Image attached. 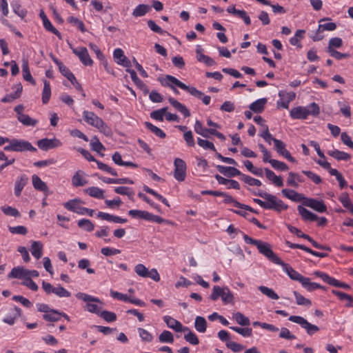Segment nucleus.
<instances>
[{
    "instance_id": "obj_1",
    "label": "nucleus",
    "mask_w": 353,
    "mask_h": 353,
    "mask_svg": "<svg viewBox=\"0 0 353 353\" xmlns=\"http://www.w3.org/2000/svg\"><path fill=\"white\" fill-rule=\"evenodd\" d=\"M159 81L164 87H178L183 90L187 91L196 98H201L203 95V92L197 90L196 88L188 86L174 76L170 74H167L164 77L159 78Z\"/></svg>"
},
{
    "instance_id": "obj_2",
    "label": "nucleus",
    "mask_w": 353,
    "mask_h": 353,
    "mask_svg": "<svg viewBox=\"0 0 353 353\" xmlns=\"http://www.w3.org/2000/svg\"><path fill=\"white\" fill-rule=\"evenodd\" d=\"M83 117L88 125L97 128L99 132L103 133L105 136L111 137L112 135V131L110 127L93 112L84 110L83 112Z\"/></svg>"
},
{
    "instance_id": "obj_3",
    "label": "nucleus",
    "mask_w": 353,
    "mask_h": 353,
    "mask_svg": "<svg viewBox=\"0 0 353 353\" xmlns=\"http://www.w3.org/2000/svg\"><path fill=\"white\" fill-rule=\"evenodd\" d=\"M75 296L86 303L84 307L86 311L99 315L103 303L98 297L83 292H78Z\"/></svg>"
},
{
    "instance_id": "obj_4",
    "label": "nucleus",
    "mask_w": 353,
    "mask_h": 353,
    "mask_svg": "<svg viewBox=\"0 0 353 353\" xmlns=\"http://www.w3.org/2000/svg\"><path fill=\"white\" fill-rule=\"evenodd\" d=\"M257 196L265 199V210H272L280 212L282 210H287L288 208V205L284 203L282 200L278 199L276 196L266 192L259 191Z\"/></svg>"
},
{
    "instance_id": "obj_5",
    "label": "nucleus",
    "mask_w": 353,
    "mask_h": 353,
    "mask_svg": "<svg viewBox=\"0 0 353 353\" xmlns=\"http://www.w3.org/2000/svg\"><path fill=\"white\" fill-rule=\"evenodd\" d=\"M8 145L3 148V150L7 152H26V151H36L31 143L24 139H12L8 141Z\"/></svg>"
},
{
    "instance_id": "obj_6",
    "label": "nucleus",
    "mask_w": 353,
    "mask_h": 353,
    "mask_svg": "<svg viewBox=\"0 0 353 353\" xmlns=\"http://www.w3.org/2000/svg\"><path fill=\"white\" fill-rule=\"evenodd\" d=\"M219 297L221 298L222 301L225 304L233 303L234 301V295L228 287L214 285L210 295V299L213 301H216Z\"/></svg>"
},
{
    "instance_id": "obj_7",
    "label": "nucleus",
    "mask_w": 353,
    "mask_h": 353,
    "mask_svg": "<svg viewBox=\"0 0 353 353\" xmlns=\"http://www.w3.org/2000/svg\"><path fill=\"white\" fill-rule=\"evenodd\" d=\"M83 202L79 199H73L63 203L64 208L72 212L80 215L88 214L90 216H93L94 210L81 205Z\"/></svg>"
},
{
    "instance_id": "obj_8",
    "label": "nucleus",
    "mask_w": 353,
    "mask_h": 353,
    "mask_svg": "<svg viewBox=\"0 0 353 353\" xmlns=\"http://www.w3.org/2000/svg\"><path fill=\"white\" fill-rule=\"evenodd\" d=\"M1 311L6 312L2 321L9 325H13L22 314L21 308L14 305L3 307Z\"/></svg>"
},
{
    "instance_id": "obj_9",
    "label": "nucleus",
    "mask_w": 353,
    "mask_h": 353,
    "mask_svg": "<svg viewBox=\"0 0 353 353\" xmlns=\"http://www.w3.org/2000/svg\"><path fill=\"white\" fill-rule=\"evenodd\" d=\"M134 270L135 273L142 278H150L153 281L158 282L160 281V275L156 268L149 270L142 263L137 264Z\"/></svg>"
},
{
    "instance_id": "obj_10",
    "label": "nucleus",
    "mask_w": 353,
    "mask_h": 353,
    "mask_svg": "<svg viewBox=\"0 0 353 353\" xmlns=\"http://www.w3.org/2000/svg\"><path fill=\"white\" fill-rule=\"evenodd\" d=\"M256 248L259 253L265 256L272 263L276 265L281 263V259L273 252L271 245L268 243L260 240L256 245Z\"/></svg>"
},
{
    "instance_id": "obj_11",
    "label": "nucleus",
    "mask_w": 353,
    "mask_h": 353,
    "mask_svg": "<svg viewBox=\"0 0 353 353\" xmlns=\"http://www.w3.org/2000/svg\"><path fill=\"white\" fill-rule=\"evenodd\" d=\"M289 321L299 324L302 328L305 329L309 335H312L319 330L318 326L311 324L305 319L301 316H290Z\"/></svg>"
},
{
    "instance_id": "obj_12",
    "label": "nucleus",
    "mask_w": 353,
    "mask_h": 353,
    "mask_svg": "<svg viewBox=\"0 0 353 353\" xmlns=\"http://www.w3.org/2000/svg\"><path fill=\"white\" fill-rule=\"evenodd\" d=\"M174 177L178 181H183L186 177L187 165L185 162L180 159L176 158L174 161Z\"/></svg>"
},
{
    "instance_id": "obj_13",
    "label": "nucleus",
    "mask_w": 353,
    "mask_h": 353,
    "mask_svg": "<svg viewBox=\"0 0 353 353\" xmlns=\"http://www.w3.org/2000/svg\"><path fill=\"white\" fill-rule=\"evenodd\" d=\"M278 96L279 97V100L277 101V106L281 107L284 109H288L290 103L295 99L296 94L294 92L280 90L278 93Z\"/></svg>"
},
{
    "instance_id": "obj_14",
    "label": "nucleus",
    "mask_w": 353,
    "mask_h": 353,
    "mask_svg": "<svg viewBox=\"0 0 353 353\" xmlns=\"http://www.w3.org/2000/svg\"><path fill=\"white\" fill-rule=\"evenodd\" d=\"M72 52L78 57L81 62L85 65H92V59L90 58L88 51L85 47L71 48Z\"/></svg>"
},
{
    "instance_id": "obj_15",
    "label": "nucleus",
    "mask_w": 353,
    "mask_h": 353,
    "mask_svg": "<svg viewBox=\"0 0 353 353\" xmlns=\"http://www.w3.org/2000/svg\"><path fill=\"white\" fill-rule=\"evenodd\" d=\"M38 147L43 150H48L62 145L61 141L56 138L42 139L37 141Z\"/></svg>"
},
{
    "instance_id": "obj_16",
    "label": "nucleus",
    "mask_w": 353,
    "mask_h": 353,
    "mask_svg": "<svg viewBox=\"0 0 353 353\" xmlns=\"http://www.w3.org/2000/svg\"><path fill=\"white\" fill-rule=\"evenodd\" d=\"M278 265L282 267L283 272H285L292 280L299 281L301 283L304 281L305 276L293 269L289 264L281 260V263Z\"/></svg>"
},
{
    "instance_id": "obj_17",
    "label": "nucleus",
    "mask_w": 353,
    "mask_h": 353,
    "mask_svg": "<svg viewBox=\"0 0 353 353\" xmlns=\"http://www.w3.org/2000/svg\"><path fill=\"white\" fill-rule=\"evenodd\" d=\"M163 319L169 328L176 332H185V330H188V327L183 326L181 322L170 316H164Z\"/></svg>"
},
{
    "instance_id": "obj_18",
    "label": "nucleus",
    "mask_w": 353,
    "mask_h": 353,
    "mask_svg": "<svg viewBox=\"0 0 353 353\" xmlns=\"http://www.w3.org/2000/svg\"><path fill=\"white\" fill-rule=\"evenodd\" d=\"M303 204L309 207L318 212H325L327 211V207L323 201H319L314 199L305 198Z\"/></svg>"
},
{
    "instance_id": "obj_19",
    "label": "nucleus",
    "mask_w": 353,
    "mask_h": 353,
    "mask_svg": "<svg viewBox=\"0 0 353 353\" xmlns=\"http://www.w3.org/2000/svg\"><path fill=\"white\" fill-rule=\"evenodd\" d=\"M281 193L285 197L295 202H303L305 198L302 194H300L291 189H283L281 190Z\"/></svg>"
},
{
    "instance_id": "obj_20",
    "label": "nucleus",
    "mask_w": 353,
    "mask_h": 353,
    "mask_svg": "<svg viewBox=\"0 0 353 353\" xmlns=\"http://www.w3.org/2000/svg\"><path fill=\"white\" fill-rule=\"evenodd\" d=\"M32 182L35 190L44 192L46 196L48 195V187L47 184L43 181L38 175L33 174L32 176Z\"/></svg>"
},
{
    "instance_id": "obj_21",
    "label": "nucleus",
    "mask_w": 353,
    "mask_h": 353,
    "mask_svg": "<svg viewBox=\"0 0 353 353\" xmlns=\"http://www.w3.org/2000/svg\"><path fill=\"white\" fill-rule=\"evenodd\" d=\"M97 216L103 220H105L109 222H113L117 223H125L127 222L126 219L121 218L118 216H114L107 212H99Z\"/></svg>"
},
{
    "instance_id": "obj_22",
    "label": "nucleus",
    "mask_w": 353,
    "mask_h": 353,
    "mask_svg": "<svg viewBox=\"0 0 353 353\" xmlns=\"http://www.w3.org/2000/svg\"><path fill=\"white\" fill-rule=\"evenodd\" d=\"M216 169L219 172L228 177H232L241 174V172L234 167H228L221 165H217Z\"/></svg>"
},
{
    "instance_id": "obj_23",
    "label": "nucleus",
    "mask_w": 353,
    "mask_h": 353,
    "mask_svg": "<svg viewBox=\"0 0 353 353\" xmlns=\"http://www.w3.org/2000/svg\"><path fill=\"white\" fill-rule=\"evenodd\" d=\"M87 183L85 173L82 170L77 171L72 177V184L74 187L83 186Z\"/></svg>"
},
{
    "instance_id": "obj_24",
    "label": "nucleus",
    "mask_w": 353,
    "mask_h": 353,
    "mask_svg": "<svg viewBox=\"0 0 353 353\" xmlns=\"http://www.w3.org/2000/svg\"><path fill=\"white\" fill-rule=\"evenodd\" d=\"M27 270L21 266L13 268L11 272L8 274V279H19L24 281L27 278Z\"/></svg>"
},
{
    "instance_id": "obj_25",
    "label": "nucleus",
    "mask_w": 353,
    "mask_h": 353,
    "mask_svg": "<svg viewBox=\"0 0 353 353\" xmlns=\"http://www.w3.org/2000/svg\"><path fill=\"white\" fill-rule=\"evenodd\" d=\"M290 114L294 119H305L307 118V112L306 108L302 106L292 108Z\"/></svg>"
},
{
    "instance_id": "obj_26",
    "label": "nucleus",
    "mask_w": 353,
    "mask_h": 353,
    "mask_svg": "<svg viewBox=\"0 0 353 353\" xmlns=\"http://www.w3.org/2000/svg\"><path fill=\"white\" fill-rule=\"evenodd\" d=\"M264 172L267 179L271 181L276 186H283V178L281 176H276L274 172L269 168H265Z\"/></svg>"
},
{
    "instance_id": "obj_27",
    "label": "nucleus",
    "mask_w": 353,
    "mask_h": 353,
    "mask_svg": "<svg viewBox=\"0 0 353 353\" xmlns=\"http://www.w3.org/2000/svg\"><path fill=\"white\" fill-rule=\"evenodd\" d=\"M28 179L27 176L24 174L17 178L14 184V194L17 196H19L21 194V191L28 183Z\"/></svg>"
},
{
    "instance_id": "obj_28",
    "label": "nucleus",
    "mask_w": 353,
    "mask_h": 353,
    "mask_svg": "<svg viewBox=\"0 0 353 353\" xmlns=\"http://www.w3.org/2000/svg\"><path fill=\"white\" fill-rule=\"evenodd\" d=\"M168 101L174 108H176L181 114H183L185 117L190 116L189 110L184 105L179 102L175 99L170 97L168 99Z\"/></svg>"
},
{
    "instance_id": "obj_29",
    "label": "nucleus",
    "mask_w": 353,
    "mask_h": 353,
    "mask_svg": "<svg viewBox=\"0 0 353 353\" xmlns=\"http://www.w3.org/2000/svg\"><path fill=\"white\" fill-rule=\"evenodd\" d=\"M84 192L91 197L98 199H104V191L98 187H89L85 189Z\"/></svg>"
},
{
    "instance_id": "obj_30",
    "label": "nucleus",
    "mask_w": 353,
    "mask_h": 353,
    "mask_svg": "<svg viewBox=\"0 0 353 353\" xmlns=\"http://www.w3.org/2000/svg\"><path fill=\"white\" fill-rule=\"evenodd\" d=\"M299 214L305 221H314L317 220L318 216L313 212H310L307 209L305 208L301 205H299L297 208Z\"/></svg>"
},
{
    "instance_id": "obj_31",
    "label": "nucleus",
    "mask_w": 353,
    "mask_h": 353,
    "mask_svg": "<svg viewBox=\"0 0 353 353\" xmlns=\"http://www.w3.org/2000/svg\"><path fill=\"white\" fill-rule=\"evenodd\" d=\"M327 154L338 161H348L351 159L350 154L336 149L327 151Z\"/></svg>"
},
{
    "instance_id": "obj_32",
    "label": "nucleus",
    "mask_w": 353,
    "mask_h": 353,
    "mask_svg": "<svg viewBox=\"0 0 353 353\" xmlns=\"http://www.w3.org/2000/svg\"><path fill=\"white\" fill-rule=\"evenodd\" d=\"M302 182H303V179L299 174L292 172H290L288 174V177L287 179V184L288 185L294 188H298L299 185V183Z\"/></svg>"
},
{
    "instance_id": "obj_33",
    "label": "nucleus",
    "mask_w": 353,
    "mask_h": 353,
    "mask_svg": "<svg viewBox=\"0 0 353 353\" xmlns=\"http://www.w3.org/2000/svg\"><path fill=\"white\" fill-rule=\"evenodd\" d=\"M22 73L23 79L31 83L32 85H35V81L32 78L28 65V61L27 59H23L22 61Z\"/></svg>"
},
{
    "instance_id": "obj_34",
    "label": "nucleus",
    "mask_w": 353,
    "mask_h": 353,
    "mask_svg": "<svg viewBox=\"0 0 353 353\" xmlns=\"http://www.w3.org/2000/svg\"><path fill=\"white\" fill-rule=\"evenodd\" d=\"M194 130L196 134L208 138L209 137V134H211L212 128H205L203 127L202 123L199 120H196L194 125Z\"/></svg>"
},
{
    "instance_id": "obj_35",
    "label": "nucleus",
    "mask_w": 353,
    "mask_h": 353,
    "mask_svg": "<svg viewBox=\"0 0 353 353\" xmlns=\"http://www.w3.org/2000/svg\"><path fill=\"white\" fill-rule=\"evenodd\" d=\"M151 10V6L147 4H139L137 6L132 12V15L134 17H140L145 15Z\"/></svg>"
},
{
    "instance_id": "obj_36",
    "label": "nucleus",
    "mask_w": 353,
    "mask_h": 353,
    "mask_svg": "<svg viewBox=\"0 0 353 353\" xmlns=\"http://www.w3.org/2000/svg\"><path fill=\"white\" fill-rule=\"evenodd\" d=\"M267 103V99L261 98L256 100L250 105V109L256 113L261 112Z\"/></svg>"
},
{
    "instance_id": "obj_37",
    "label": "nucleus",
    "mask_w": 353,
    "mask_h": 353,
    "mask_svg": "<svg viewBox=\"0 0 353 353\" xmlns=\"http://www.w3.org/2000/svg\"><path fill=\"white\" fill-rule=\"evenodd\" d=\"M54 62L59 66L60 72L64 77H65L70 82L74 81V79L76 77L65 65H64L61 61H58L57 59L54 60Z\"/></svg>"
},
{
    "instance_id": "obj_38",
    "label": "nucleus",
    "mask_w": 353,
    "mask_h": 353,
    "mask_svg": "<svg viewBox=\"0 0 353 353\" xmlns=\"http://www.w3.org/2000/svg\"><path fill=\"white\" fill-rule=\"evenodd\" d=\"M11 6L13 12L17 14L20 18L24 19L27 15V10L21 7V3L19 1H13L11 3Z\"/></svg>"
},
{
    "instance_id": "obj_39",
    "label": "nucleus",
    "mask_w": 353,
    "mask_h": 353,
    "mask_svg": "<svg viewBox=\"0 0 353 353\" xmlns=\"http://www.w3.org/2000/svg\"><path fill=\"white\" fill-rule=\"evenodd\" d=\"M43 244L41 241H33L31 245L32 255L37 259H39L42 256Z\"/></svg>"
},
{
    "instance_id": "obj_40",
    "label": "nucleus",
    "mask_w": 353,
    "mask_h": 353,
    "mask_svg": "<svg viewBox=\"0 0 353 353\" xmlns=\"http://www.w3.org/2000/svg\"><path fill=\"white\" fill-rule=\"evenodd\" d=\"M150 213L145 210H130L128 211V214L134 219H141L148 221Z\"/></svg>"
},
{
    "instance_id": "obj_41",
    "label": "nucleus",
    "mask_w": 353,
    "mask_h": 353,
    "mask_svg": "<svg viewBox=\"0 0 353 353\" xmlns=\"http://www.w3.org/2000/svg\"><path fill=\"white\" fill-rule=\"evenodd\" d=\"M232 319L240 325L248 326L250 325V319L239 312L234 313Z\"/></svg>"
},
{
    "instance_id": "obj_42",
    "label": "nucleus",
    "mask_w": 353,
    "mask_h": 353,
    "mask_svg": "<svg viewBox=\"0 0 353 353\" xmlns=\"http://www.w3.org/2000/svg\"><path fill=\"white\" fill-rule=\"evenodd\" d=\"M196 59L199 62H202L208 66H211L215 63L212 58L202 53L201 48L196 50Z\"/></svg>"
},
{
    "instance_id": "obj_43",
    "label": "nucleus",
    "mask_w": 353,
    "mask_h": 353,
    "mask_svg": "<svg viewBox=\"0 0 353 353\" xmlns=\"http://www.w3.org/2000/svg\"><path fill=\"white\" fill-rule=\"evenodd\" d=\"M332 292L341 301H346L347 303H345L346 307H351L352 305L353 302V298L352 296L344 293L341 291L334 290H333Z\"/></svg>"
},
{
    "instance_id": "obj_44",
    "label": "nucleus",
    "mask_w": 353,
    "mask_h": 353,
    "mask_svg": "<svg viewBox=\"0 0 353 353\" xmlns=\"http://www.w3.org/2000/svg\"><path fill=\"white\" fill-rule=\"evenodd\" d=\"M194 327L199 332L204 333L207 328V322L204 317L198 316L195 318Z\"/></svg>"
},
{
    "instance_id": "obj_45",
    "label": "nucleus",
    "mask_w": 353,
    "mask_h": 353,
    "mask_svg": "<svg viewBox=\"0 0 353 353\" xmlns=\"http://www.w3.org/2000/svg\"><path fill=\"white\" fill-rule=\"evenodd\" d=\"M258 289L263 294L272 300H278L279 299L278 294L272 288L264 285H260L258 287Z\"/></svg>"
},
{
    "instance_id": "obj_46",
    "label": "nucleus",
    "mask_w": 353,
    "mask_h": 353,
    "mask_svg": "<svg viewBox=\"0 0 353 353\" xmlns=\"http://www.w3.org/2000/svg\"><path fill=\"white\" fill-rule=\"evenodd\" d=\"M51 96V88L50 83L44 80L43 81V89L42 92V102L44 104H46L50 101Z\"/></svg>"
},
{
    "instance_id": "obj_47",
    "label": "nucleus",
    "mask_w": 353,
    "mask_h": 353,
    "mask_svg": "<svg viewBox=\"0 0 353 353\" xmlns=\"http://www.w3.org/2000/svg\"><path fill=\"white\" fill-rule=\"evenodd\" d=\"M302 286L305 288L307 291H314L316 289L323 288L320 284L314 282H312L307 277H305L304 281L301 283Z\"/></svg>"
},
{
    "instance_id": "obj_48",
    "label": "nucleus",
    "mask_w": 353,
    "mask_h": 353,
    "mask_svg": "<svg viewBox=\"0 0 353 353\" xmlns=\"http://www.w3.org/2000/svg\"><path fill=\"white\" fill-rule=\"evenodd\" d=\"M17 119L20 123L26 126H35L38 121L31 118L29 115L23 114L21 117H17Z\"/></svg>"
},
{
    "instance_id": "obj_49",
    "label": "nucleus",
    "mask_w": 353,
    "mask_h": 353,
    "mask_svg": "<svg viewBox=\"0 0 353 353\" xmlns=\"http://www.w3.org/2000/svg\"><path fill=\"white\" fill-rule=\"evenodd\" d=\"M184 333V339L187 342L194 345H198L199 343L197 336L195 334V333L192 332L188 327V330H185V332Z\"/></svg>"
},
{
    "instance_id": "obj_50",
    "label": "nucleus",
    "mask_w": 353,
    "mask_h": 353,
    "mask_svg": "<svg viewBox=\"0 0 353 353\" xmlns=\"http://www.w3.org/2000/svg\"><path fill=\"white\" fill-rule=\"evenodd\" d=\"M90 145L92 150L98 153H100L101 151H104L105 150L103 145L100 142L99 139L96 136L91 139Z\"/></svg>"
},
{
    "instance_id": "obj_51",
    "label": "nucleus",
    "mask_w": 353,
    "mask_h": 353,
    "mask_svg": "<svg viewBox=\"0 0 353 353\" xmlns=\"http://www.w3.org/2000/svg\"><path fill=\"white\" fill-rule=\"evenodd\" d=\"M43 318L47 321L56 322L60 319V312L51 309L48 313L43 314Z\"/></svg>"
},
{
    "instance_id": "obj_52",
    "label": "nucleus",
    "mask_w": 353,
    "mask_h": 353,
    "mask_svg": "<svg viewBox=\"0 0 353 353\" xmlns=\"http://www.w3.org/2000/svg\"><path fill=\"white\" fill-rule=\"evenodd\" d=\"M145 125L148 130H150L152 132H153L156 136L159 137V138L163 139L165 137V133L159 128L154 125L151 123L145 122Z\"/></svg>"
},
{
    "instance_id": "obj_53",
    "label": "nucleus",
    "mask_w": 353,
    "mask_h": 353,
    "mask_svg": "<svg viewBox=\"0 0 353 353\" xmlns=\"http://www.w3.org/2000/svg\"><path fill=\"white\" fill-rule=\"evenodd\" d=\"M230 328L243 337H250L252 335V329L250 327L231 326Z\"/></svg>"
},
{
    "instance_id": "obj_54",
    "label": "nucleus",
    "mask_w": 353,
    "mask_h": 353,
    "mask_svg": "<svg viewBox=\"0 0 353 353\" xmlns=\"http://www.w3.org/2000/svg\"><path fill=\"white\" fill-rule=\"evenodd\" d=\"M159 340L161 343H172L174 342V336L171 332L164 330L159 336Z\"/></svg>"
},
{
    "instance_id": "obj_55",
    "label": "nucleus",
    "mask_w": 353,
    "mask_h": 353,
    "mask_svg": "<svg viewBox=\"0 0 353 353\" xmlns=\"http://www.w3.org/2000/svg\"><path fill=\"white\" fill-rule=\"evenodd\" d=\"M78 226L79 228H83L84 230L87 232H91L94 230V225L92 223V221L89 219H82L79 220Z\"/></svg>"
},
{
    "instance_id": "obj_56",
    "label": "nucleus",
    "mask_w": 353,
    "mask_h": 353,
    "mask_svg": "<svg viewBox=\"0 0 353 353\" xmlns=\"http://www.w3.org/2000/svg\"><path fill=\"white\" fill-rule=\"evenodd\" d=\"M53 294L59 298H67L71 296V293L61 285H57L55 286Z\"/></svg>"
},
{
    "instance_id": "obj_57",
    "label": "nucleus",
    "mask_w": 353,
    "mask_h": 353,
    "mask_svg": "<svg viewBox=\"0 0 353 353\" xmlns=\"http://www.w3.org/2000/svg\"><path fill=\"white\" fill-rule=\"evenodd\" d=\"M167 109H168L167 108H163L152 111L150 113V117L152 119H154L156 121H163V117L165 115Z\"/></svg>"
},
{
    "instance_id": "obj_58",
    "label": "nucleus",
    "mask_w": 353,
    "mask_h": 353,
    "mask_svg": "<svg viewBox=\"0 0 353 353\" xmlns=\"http://www.w3.org/2000/svg\"><path fill=\"white\" fill-rule=\"evenodd\" d=\"M338 105L340 108V111L346 118L351 117V108L350 105L345 101H338Z\"/></svg>"
},
{
    "instance_id": "obj_59",
    "label": "nucleus",
    "mask_w": 353,
    "mask_h": 353,
    "mask_svg": "<svg viewBox=\"0 0 353 353\" xmlns=\"http://www.w3.org/2000/svg\"><path fill=\"white\" fill-rule=\"evenodd\" d=\"M343 45V41L339 37H333L331 38L329 41L327 51H331L332 50H334V48H341Z\"/></svg>"
},
{
    "instance_id": "obj_60",
    "label": "nucleus",
    "mask_w": 353,
    "mask_h": 353,
    "mask_svg": "<svg viewBox=\"0 0 353 353\" xmlns=\"http://www.w3.org/2000/svg\"><path fill=\"white\" fill-rule=\"evenodd\" d=\"M294 295L295 296L296 303L299 305L310 306L312 305V302L310 299L305 298L296 291H294Z\"/></svg>"
},
{
    "instance_id": "obj_61",
    "label": "nucleus",
    "mask_w": 353,
    "mask_h": 353,
    "mask_svg": "<svg viewBox=\"0 0 353 353\" xmlns=\"http://www.w3.org/2000/svg\"><path fill=\"white\" fill-rule=\"evenodd\" d=\"M96 163L97 164V167L99 170L106 172L112 176H118L117 172L112 168L108 165L107 164H105L99 161H96Z\"/></svg>"
},
{
    "instance_id": "obj_62",
    "label": "nucleus",
    "mask_w": 353,
    "mask_h": 353,
    "mask_svg": "<svg viewBox=\"0 0 353 353\" xmlns=\"http://www.w3.org/2000/svg\"><path fill=\"white\" fill-rule=\"evenodd\" d=\"M99 316L109 323L114 322L117 320L116 314L107 310L101 311Z\"/></svg>"
},
{
    "instance_id": "obj_63",
    "label": "nucleus",
    "mask_w": 353,
    "mask_h": 353,
    "mask_svg": "<svg viewBox=\"0 0 353 353\" xmlns=\"http://www.w3.org/2000/svg\"><path fill=\"white\" fill-rule=\"evenodd\" d=\"M197 143L198 145L203 148V149L205 150H211L214 152H216V148L214 147V145L213 144V143L208 141V140H205V139H202L201 138H198L197 139Z\"/></svg>"
},
{
    "instance_id": "obj_64",
    "label": "nucleus",
    "mask_w": 353,
    "mask_h": 353,
    "mask_svg": "<svg viewBox=\"0 0 353 353\" xmlns=\"http://www.w3.org/2000/svg\"><path fill=\"white\" fill-rule=\"evenodd\" d=\"M139 335L141 340L145 342H151L153 339V336L148 330L143 328H138Z\"/></svg>"
}]
</instances>
